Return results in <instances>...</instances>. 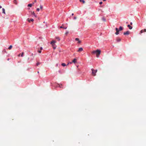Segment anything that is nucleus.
Wrapping results in <instances>:
<instances>
[{"label":"nucleus","instance_id":"obj_11","mask_svg":"<svg viewBox=\"0 0 146 146\" xmlns=\"http://www.w3.org/2000/svg\"><path fill=\"white\" fill-rule=\"evenodd\" d=\"M127 27H129L130 29H132V27L130 25H128Z\"/></svg>","mask_w":146,"mask_h":146},{"label":"nucleus","instance_id":"obj_1","mask_svg":"<svg viewBox=\"0 0 146 146\" xmlns=\"http://www.w3.org/2000/svg\"><path fill=\"white\" fill-rule=\"evenodd\" d=\"M101 51L100 50L97 49L96 50H93L91 52L92 54H96L97 58H98L101 53Z\"/></svg>","mask_w":146,"mask_h":146},{"label":"nucleus","instance_id":"obj_30","mask_svg":"<svg viewBox=\"0 0 146 146\" xmlns=\"http://www.w3.org/2000/svg\"><path fill=\"white\" fill-rule=\"evenodd\" d=\"M68 33V32H66V34H67Z\"/></svg>","mask_w":146,"mask_h":146},{"label":"nucleus","instance_id":"obj_32","mask_svg":"<svg viewBox=\"0 0 146 146\" xmlns=\"http://www.w3.org/2000/svg\"><path fill=\"white\" fill-rule=\"evenodd\" d=\"M76 19V17H74V19Z\"/></svg>","mask_w":146,"mask_h":146},{"label":"nucleus","instance_id":"obj_9","mask_svg":"<svg viewBox=\"0 0 146 146\" xmlns=\"http://www.w3.org/2000/svg\"><path fill=\"white\" fill-rule=\"evenodd\" d=\"M77 59L76 58H74L72 61V62H73L74 63H75L76 62Z\"/></svg>","mask_w":146,"mask_h":146},{"label":"nucleus","instance_id":"obj_29","mask_svg":"<svg viewBox=\"0 0 146 146\" xmlns=\"http://www.w3.org/2000/svg\"><path fill=\"white\" fill-rule=\"evenodd\" d=\"M1 8H2L1 6L0 5V9H1Z\"/></svg>","mask_w":146,"mask_h":146},{"label":"nucleus","instance_id":"obj_22","mask_svg":"<svg viewBox=\"0 0 146 146\" xmlns=\"http://www.w3.org/2000/svg\"><path fill=\"white\" fill-rule=\"evenodd\" d=\"M143 30H142L141 31H140V34H141V33H143Z\"/></svg>","mask_w":146,"mask_h":146},{"label":"nucleus","instance_id":"obj_10","mask_svg":"<svg viewBox=\"0 0 146 146\" xmlns=\"http://www.w3.org/2000/svg\"><path fill=\"white\" fill-rule=\"evenodd\" d=\"M31 14L32 15H33L35 17H36V15L35 14L34 11H33V12H31Z\"/></svg>","mask_w":146,"mask_h":146},{"label":"nucleus","instance_id":"obj_15","mask_svg":"<svg viewBox=\"0 0 146 146\" xmlns=\"http://www.w3.org/2000/svg\"><path fill=\"white\" fill-rule=\"evenodd\" d=\"M32 4H29L28 5V6L30 7H31L32 6Z\"/></svg>","mask_w":146,"mask_h":146},{"label":"nucleus","instance_id":"obj_34","mask_svg":"<svg viewBox=\"0 0 146 146\" xmlns=\"http://www.w3.org/2000/svg\"><path fill=\"white\" fill-rule=\"evenodd\" d=\"M72 15H74V14L73 13H72Z\"/></svg>","mask_w":146,"mask_h":146},{"label":"nucleus","instance_id":"obj_20","mask_svg":"<svg viewBox=\"0 0 146 146\" xmlns=\"http://www.w3.org/2000/svg\"><path fill=\"white\" fill-rule=\"evenodd\" d=\"M56 38L58 40V41H59L60 40V39L59 37H56Z\"/></svg>","mask_w":146,"mask_h":146},{"label":"nucleus","instance_id":"obj_17","mask_svg":"<svg viewBox=\"0 0 146 146\" xmlns=\"http://www.w3.org/2000/svg\"><path fill=\"white\" fill-rule=\"evenodd\" d=\"M12 45H10V46L8 48V49L9 50H10L12 48Z\"/></svg>","mask_w":146,"mask_h":146},{"label":"nucleus","instance_id":"obj_5","mask_svg":"<svg viewBox=\"0 0 146 146\" xmlns=\"http://www.w3.org/2000/svg\"><path fill=\"white\" fill-rule=\"evenodd\" d=\"M115 30L116 31V32L115 33V34L116 35H117L119 34V30L118 29V28H116Z\"/></svg>","mask_w":146,"mask_h":146},{"label":"nucleus","instance_id":"obj_3","mask_svg":"<svg viewBox=\"0 0 146 146\" xmlns=\"http://www.w3.org/2000/svg\"><path fill=\"white\" fill-rule=\"evenodd\" d=\"M92 74L93 76H95L96 75V73L97 72V70H94V69H92Z\"/></svg>","mask_w":146,"mask_h":146},{"label":"nucleus","instance_id":"obj_23","mask_svg":"<svg viewBox=\"0 0 146 146\" xmlns=\"http://www.w3.org/2000/svg\"><path fill=\"white\" fill-rule=\"evenodd\" d=\"M36 11H37L39 12L40 11V9L38 8H37V9H36Z\"/></svg>","mask_w":146,"mask_h":146},{"label":"nucleus","instance_id":"obj_18","mask_svg":"<svg viewBox=\"0 0 146 146\" xmlns=\"http://www.w3.org/2000/svg\"><path fill=\"white\" fill-rule=\"evenodd\" d=\"M121 40V39L120 38H117V42H119Z\"/></svg>","mask_w":146,"mask_h":146},{"label":"nucleus","instance_id":"obj_25","mask_svg":"<svg viewBox=\"0 0 146 146\" xmlns=\"http://www.w3.org/2000/svg\"><path fill=\"white\" fill-rule=\"evenodd\" d=\"M41 52V50H39L38 51V52L39 53H40Z\"/></svg>","mask_w":146,"mask_h":146},{"label":"nucleus","instance_id":"obj_8","mask_svg":"<svg viewBox=\"0 0 146 146\" xmlns=\"http://www.w3.org/2000/svg\"><path fill=\"white\" fill-rule=\"evenodd\" d=\"M83 50V49L82 47H80L79 48L78 50V52H80V51H82Z\"/></svg>","mask_w":146,"mask_h":146},{"label":"nucleus","instance_id":"obj_21","mask_svg":"<svg viewBox=\"0 0 146 146\" xmlns=\"http://www.w3.org/2000/svg\"><path fill=\"white\" fill-rule=\"evenodd\" d=\"M123 29V28H122V27H121V26H120V27H119V30L120 31H121Z\"/></svg>","mask_w":146,"mask_h":146},{"label":"nucleus","instance_id":"obj_26","mask_svg":"<svg viewBox=\"0 0 146 146\" xmlns=\"http://www.w3.org/2000/svg\"><path fill=\"white\" fill-rule=\"evenodd\" d=\"M143 32H146V29H144L143 30Z\"/></svg>","mask_w":146,"mask_h":146},{"label":"nucleus","instance_id":"obj_2","mask_svg":"<svg viewBox=\"0 0 146 146\" xmlns=\"http://www.w3.org/2000/svg\"><path fill=\"white\" fill-rule=\"evenodd\" d=\"M56 42L55 40H53L50 42V44L52 45V47L54 49L56 48V46L55 44Z\"/></svg>","mask_w":146,"mask_h":146},{"label":"nucleus","instance_id":"obj_14","mask_svg":"<svg viewBox=\"0 0 146 146\" xmlns=\"http://www.w3.org/2000/svg\"><path fill=\"white\" fill-rule=\"evenodd\" d=\"M62 65L63 66H66V64L65 63H62Z\"/></svg>","mask_w":146,"mask_h":146},{"label":"nucleus","instance_id":"obj_28","mask_svg":"<svg viewBox=\"0 0 146 146\" xmlns=\"http://www.w3.org/2000/svg\"><path fill=\"white\" fill-rule=\"evenodd\" d=\"M102 2H100V4L101 5L102 4Z\"/></svg>","mask_w":146,"mask_h":146},{"label":"nucleus","instance_id":"obj_16","mask_svg":"<svg viewBox=\"0 0 146 146\" xmlns=\"http://www.w3.org/2000/svg\"><path fill=\"white\" fill-rule=\"evenodd\" d=\"M60 28H62L64 29H66L67 28V27H63L62 26H61L60 27Z\"/></svg>","mask_w":146,"mask_h":146},{"label":"nucleus","instance_id":"obj_7","mask_svg":"<svg viewBox=\"0 0 146 146\" xmlns=\"http://www.w3.org/2000/svg\"><path fill=\"white\" fill-rule=\"evenodd\" d=\"M75 40L76 41H78V43H81V41L79 40V39L78 38H75Z\"/></svg>","mask_w":146,"mask_h":146},{"label":"nucleus","instance_id":"obj_13","mask_svg":"<svg viewBox=\"0 0 146 146\" xmlns=\"http://www.w3.org/2000/svg\"><path fill=\"white\" fill-rule=\"evenodd\" d=\"M2 11H3V13H4V14H5V9H4V8H3L2 9Z\"/></svg>","mask_w":146,"mask_h":146},{"label":"nucleus","instance_id":"obj_6","mask_svg":"<svg viewBox=\"0 0 146 146\" xmlns=\"http://www.w3.org/2000/svg\"><path fill=\"white\" fill-rule=\"evenodd\" d=\"M129 31H127L126 32H124L123 34L124 35H128L129 34Z\"/></svg>","mask_w":146,"mask_h":146},{"label":"nucleus","instance_id":"obj_12","mask_svg":"<svg viewBox=\"0 0 146 146\" xmlns=\"http://www.w3.org/2000/svg\"><path fill=\"white\" fill-rule=\"evenodd\" d=\"M80 2H82L83 3H85V1L84 0H80Z\"/></svg>","mask_w":146,"mask_h":146},{"label":"nucleus","instance_id":"obj_27","mask_svg":"<svg viewBox=\"0 0 146 146\" xmlns=\"http://www.w3.org/2000/svg\"><path fill=\"white\" fill-rule=\"evenodd\" d=\"M40 63H39V62H37L36 64L37 66L39 64H40Z\"/></svg>","mask_w":146,"mask_h":146},{"label":"nucleus","instance_id":"obj_33","mask_svg":"<svg viewBox=\"0 0 146 146\" xmlns=\"http://www.w3.org/2000/svg\"><path fill=\"white\" fill-rule=\"evenodd\" d=\"M130 24H131V25H132V23H131Z\"/></svg>","mask_w":146,"mask_h":146},{"label":"nucleus","instance_id":"obj_31","mask_svg":"<svg viewBox=\"0 0 146 146\" xmlns=\"http://www.w3.org/2000/svg\"><path fill=\"white\" fill-rule=\"evenodd\" d=\"M20 56V54H19L18 55V56Z\"/></svg>","mask_w":146,"mask_h":146},{"label":"nucleus","instance_id":"obj_24","mask_svg":"<svg viewBox=\"0 0 146 146\" xmlns=\"http://www.w3.org/2000/svg\"><path fill=\"white\" fill-rule=\"evenodd\" d=\"M24 54V53L23 52L22 53V54H21V56L23 57V56Z\"/></svg>","mask_w":146,"mask_h":146},{"label":"nucleus","instance_id":"obj_19","mask_svg":"<svg viewBox=\"0 0 146 146\" xmlns=\"http://www.w3.org/2000/svg\"><path fill=\"white\" fill-rule=\"evenodd\" d=\"M40 8L41 10H42L43 8V6L42 5H40Z\"/></svg>","mask_w":146,"mask_h":146},{"label":"nucleus","instance_id":"obj_36","mask_svg":"<svg viewBox=\"0 0 146 146\" xmlns=\"http://www.w3.org/2000/svg\"><path fill=\"white\" fill-rule=\"evenodd\" d=\"M72 62H70V64H72Z\"/></svg>","mask_w":146,"mask_h":146},{"label":"nucleus","instance_id":"obj_4","mask_svg":"<svg viewBox=\"0 0 146 146\" xmlns=\"http://www.w3.org/2000/svg\"><path fill=\"white\" fill-rule=\"evenodd\" d=\"M27 20L29 23H30L31 22H33L34 21V19L32 18L31 19L28 18Z\"/></svg>","mask_w":146,"mask_h":146},{"label":"nucleus","instance_id":"obj_35","mask_svg":"<svg viewBox=\"0 0 146 146\" xmlns=\"http://www.w3.org/2000/svg\"><path fill=\"white\" fill-rule=\"evenodd\" d=\"M104 1H105L106 0H103Z\"/></svg>","mask_w":146,"mask_h":146}]
</instances>
